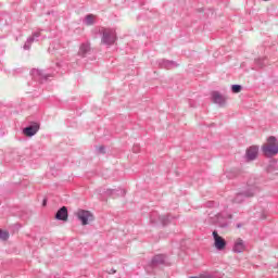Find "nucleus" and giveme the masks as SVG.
Returning a JSON list of instances; mask_svg holds the SVG:
<instances>
[{
	"label": "nucleus",
	"instance_id": "nucleus-1",
	"mask_svg": "<svg viewBox=\"0 0 278 278\" xmlns=\"http://www.w3.org/2000/svg\"><path fill=\"white\" fill-rule=\"evenodd\" d=\"M262 151L266 157H273L278 153V141L275 137H269L267 141L262 146Z\"/></svg>",
	"mask_w": 278,
	"mask_h": 278
},
{
	"label": "nucleus",
	"instance_id": "nucleus-2",
	"mask_svg": "<svg viewBox=\"0 0 278 278\" xmlns=\"http://www.w3.org/2000/svg\"><path fill=\"white\" fill-rule=\"evenodd\" d=\"M75 216L78 218V220H80L83 226L90 225V223L94 220V215L92 212L81 208L75 213Z\"/></svg>",
	"mask_w": 278,
	"mask_h": 278
},
{
	"label": "nucleus",
	"instance_id": "nucleus-3",
	"mask_svg": "<svg viewBox=\"0 0 278 278\" xmlns=\"http://www.w3.org/2000/svg\"><path fill=\"white\" fill-rule=\"evenodd\" d=\"M102 42L104 45H114L116 42V31L112 29H104L102 36Z\"/></svg>",
	"mask_w": 278,
	"mask_h": 278
},
{
	"label": "nucleus",
	"instance_id": "nucleus-4",
	"mask_svg": "<svg viewBox=\"0 0 278 278\" xmlns=\"http://www.w3.org/2000/svg\"><path fill=\"white\" fill-rule=\"evenodd\" d=\"M213 238L215 249H217V251H225L227 241H225V239L220 237L217 231H213Z\"/></svg>",
	"mask_w": 278,
	"mask_h": 278
},
{
	"label": "nucleus",
	"instance_id": "nucleus-5",
	"mask_svg": "<svg viewBox=\"0 0 278 278\" xmlns=\"http://www.w3.org/2000/svg\"><path fill=\"white\" fill-rule=\"evenodd\" d=\"M212 99H213V103H217V105H225V103L227 102V98H225L218 91L212 92Z\"/></svg>",
	"mask_w": 278,
	"mask_h": 278
},
{
	"label": "nucleus",
	"instance_id": "nucleus-6",
	"mask_svg": "<svg viewBox=\"0 0 278 278\" xmlns=\"http://www.w3.org/2000/svg\"><path fill=\"white\" fill-rule=\"evenodd\" d=\"M56 220H68V208L62 206L55 214Z\"/></svg>",
	"mask_w": 278,
	"mask_h": 278
},
{
	"label": "nucleus",
	"instance_id": "nucleus-7",
	"mask_svg": "<svg viewBox=\"0 0 278 278\" xmlns=\"http://www.w3.org/2000/svg\"><path fill=\"white\" fill-rule=\"evenodd\" d=\"M39 129H40V126L35 124L33 126L24 128L23 134H24V136H27V137L36 136V134H38Z\"/></svg>",
	"mask_w": 278,
	"mask_h": 278
},
{
	"label": "nucleus",
	"instance_id": "nucleus-8",
	"mask_svg": "<svg viewBox=\"0 0 278 278\" xmlns=\"http://www.w3.org/2000/svg\"><path fill=\"white\" fill-rule=\"evenodd\" d=\"M257 153H260V147H257V146H251V147L247 150V159H248V160H255V157H257Z\"/></svg>",
	"mask_w": 278,
	"mask_h": 278
},
{
	"label": "nucleus",
	"instance_id": "nucleus-9",
	"mask_svg": "<svg viewBox=\"0 0 278 278\" xmlns=\"http://www.w3.org/2000/svg\"><path fill=\"white\" fill-rule=\"evenodd\" d=\"M245 249L247 247L244 245V241L242 239L239 238L235 241V245H233L235 253H244Z\"/></svg>",
	"mask_w": 278,
	"mask_h": 278
},
{
	"label": "nucleus",
	"instance_id": "nucleus-10",
	"mask_svg": "<svg viewBox=\"0 0 278 278\" xmlns=\"http://www.w3.org/2000/svg\"><path fill=\"white\" fill-rule=\"evenodd\" d=\"M86 25H94V15L90 14L87 15L85 18Z\"/></svg>",
	"mask_w": 278,
	"mask_h": 278
},
{
	"label": "nucleus",
	"instance_id": "nucleus-11",
	"mask_svg": "<svg viewBox=\"0 0 278 278\" xmlns=\"http://www.w3.org/2000/svg\"><path fill=\"white\" fill-rule=\"evenodd\" d=\"M10 238V232L8 230H0V240H8Z\"/></svg>",
	"mask_w": 278,
	"mask_h": 278
},
{
	"label": "nucleus",
	"instance_id": "nucleus-12",
	"mask_svg": "<svg viewBox=\"0 0 278 278\" xmlns=\"http://www.w3.org/2000/svg\"><path fill=\"white\" fill-rule=\"evenodd\" d=\"M231 90H232V92H235V94H238V92H241V91H242V86H240V85H233V86L231 87Z\"/></svg>",
	"mask_w": 278,
	"mask_h": 278
},
{
	"label": "nucleus",
	"instance_id": "nucleus-13",
	"mask_svg": "<svg viewBox=\"0 0 278 278\" xmlns=\"http://www.w3.org/2000/svg\"><path fill=\"white\" fill-rule=\"evenodd\" d=\"M154 262H164V257L162 255H157L154 257Z\"/></svg>",
	"mask_w": 278,
	"mask_h": 278
},
{
	"label": "nucleus",
	"instance_id": "nucleus-14",
	"mask_svg": "<svg viewBox=\"0 0 278 278\" xmlns=\"http://www.w3.org/2000/svg\"><path fill=\"white\" fill-rule=\"evenodd\" d=\"M114 274H116V269L112 268V269L109 270V275H114Z\"/></svg>",
	"mask_w": 278,
	"mask_h": 278
},
{
	"label": "nucleus",
	"instance_id": "nucleus-15",
	"mask_svg": "<svg viewBox=\"0 0 278 278\" xmlns=\"http://www.w3.org/2000/svg\"><path fill=\"white\" fill-rule=\"evenodd\" d=\"M100 153H103V147H100Z\"/></svg>",
	"mask_w": 278,
	"mask_h": 278
},
{
	"label": "nucleus",
	"instance_id": "nucleus-16",
	"mask_svg": "<svg viewBox=\"0 0 278 278\" xmlns=\"http://www.w3.org/2000/svg\"><path fill=\"white\" fill-rule=\"evenodd\" d=\"M43 205H47V200H43Z\"/></svg>",
	"mask_w": 278,
	"mask_h": 278
},
{
	"label": "nucleus",
	"instance_id": "nucleus-17",
	"mask_svg": "<svg viewBox=\"0 0 278 278\" xmlns=\"http://www.w3.org/2000/svg\"><path fill=\"white\" fill-rule=\"evenodd\" d=\"M191 278H207V277H191Z\"/></svg>",
	"mask_w": 278,
	"mask_h": 278
},
{
	"label": "nucleus",
	"instance_id": "nucleus-18",
	"mask_svg": "<svg viewBox=\"0 0 278 278\" xmlns=\"http://www.w3.org/2000/svg\"><path fill=\"white\" fill-rule=\"evenodd\" d=\"M264 1H268V0H264Z\"/></svg>",
	"mask_w": 278,
	"mask_h": 278
}]
</instances>
